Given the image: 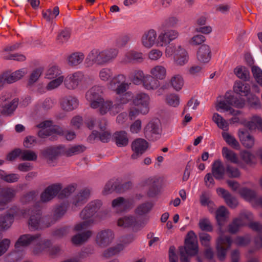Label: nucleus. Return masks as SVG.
I'll return each mask as SVG.
<instances>
[{
  "mask_svg": "<svg viewBox=\"0 0 262 262\" xmlns=\"http://www.w3.org/2000/svg\"><path fill=\"white\" fill-rule=\"evenodd\" d=\"M30 214V216L28 222L29 228L31 230H37L42 219L40 207L35 205L31 209H20L14 206L10 208L7 214L0 216V231L8 229L14 217H26Z\"/></svg>",
  "mask_w": 262,
  "mask_h": 262,
  "instance_id": "f257e3e1",
  "label": "nucleus"
},
{
  "mask_svg": "<svg viewBox=\"0 0 262 262\" xmlns=\"http://www.w3.org/2000/svg\"><path fill=\"white\" fill-rule=\"evenodd\" d=\"M85 147L83 145H75L67 149L63 145L50 146L45 148L41 152L42 156L51 163L56 160L59 156L64 155L71 157L74 155L83 152Z\"/></svg>",
  "mask_w": 262,
  "mask_h": 262,
  "instance_id": "f03ea898",
  "label": "nucleus"
},
{
  "mask_svg": "<svg viewBox=\"0 0 262 262\" xmlns=\"http://www.w3.org/2000/svg\"><path fill=\"white\" fill-rule=\"evenodd\" d=\"M198 252L196 236L194 231H189L186 234L184 245L179 247L180 262H190V257L196 255Z\"/></svg>",
  "mask_w": 262,
  "mask_h": 262,
  "instance_id": "7ed1b4c3",
  "label": "nucleus"
},
{
  "mask_svg": "<svg viewBox=\"0 0 262 262\" xmlns=\"http://www.w3.org/2000/svg\"><path fill=\"white\" fill-rule=\"evenodd\" d=\"M76 188V185L72 184L62 190L61 184H53L48 186L41 193L40 200L42 202H47L57 195L59 199H64L71 195L75 191Z\"/></svg>",
  "mask_w": 262,
  "mask_h": 262,
  "instance_id": "20e7f679",
  "label": "nucleus"
},
{
  "mask_svg": "<svg viewBox=\"0 0 262 262\" xmlns=\"http://www.w3.org/2000/svg\"><path fill=\"white\" fill-rule=\"evenodd\" d=\"M101 206V202L99 200L90 202L80 213V217L84 221L76 225L74 230L79 232L91 226L94 221L93 217L98 211Z\"/></svg>",
  "mask_w": 262,
  "mask_h": 262,
  "instance_id": "39448f33",
  "label": "nucleus"
},
{
  "mask_svg": "<svg viewBox=\"0 0 262 262\" xmlns=\"http://www.w3.org/2000/svg\"><path fill=\"white\" fill-rule=\"evenodd\" d=\"M37 135L41 139L49 138L51 141H57L58 137L60 136H64L69 141L72 140L76 137L74 132L67 130L57 125H54L51 128L46 130H39Z\"/></svg>",
  "mask_w": 262,
  "mask_h": 262,
  "instance_id": "423d86ee",
  "label": "nucleus"
},
{
  "mask_svg": "<svg viewBox=\"0 0 262 262\" xmlns=\"http://www.w3.org/2000/svg\"><path fill=\"white\" fill-rule=\"evenodd\" d=\"M118 53V50L114 48L106 49L101 52L94 49L89 54V56L93 62L98 64H102L115 58Z\"/></svg>",
  "mask_w": 262,
  "mask_h": 262,
  "instance_id": "0eeeda50",
  "label": "nucleus"
},
{
  "mask_svg": "<svg viewBox=\"0 0 262 262\" xmlns=\"http://www.w3.org/2000/svg\"><path fill=\"white\" fill-rule=\"evenodd\" d=\"M245 105V101L244 99H238L233 95L226 93L225 96V100L220 101L216 106L219 108L225 111H230L231 113L234 112L231 106H234L237 108H242Z\"/></svg>",
  "mask_w": 262,
  "mask_h": 262,
  "instance_id": "6e6552de",
  "label": "nucleus"
},
{
  "mask_svg": "<svg viewBox=\"0 0 262 262\" xmlns=\"http://www.w3.org/2000/svg\"><path fill=\"white\" fill-rule=\"evenodd\" d=\"M233 241L230 236H221L218 237L216 244V255L218 259L224 261L228 251L230 249Z\"/></svg>",
  "mask_w": 262,
  "mask_h": 262,
  "instance_id": "1a4fd4ad",
  "label": "nucleus"
},
{
  "mask_svg": "<svg viewBox=\"0 0 262 262\" xmlns=\"http://www.w3.org/2000/svg\"><path fill=\"white\" fill-rule=\"evenodd\" d=\"M132 183L128 181L121 183L118 179L116 180H111L105 185L103 193L108 194L115 191L117 193H122L130 189Z\"/></svg>",
  "mask_w": 262,
  "mask_h": 262,
  "instance_id": "9d476101",
  "label": "nucleus"
},
{
  "mask_svg": "<svg viewBox=\"0 0 262 262\" xmlns=\"http://www.w3.org/2000/svg\"><path fill=\"white\" fill-rule=\"evenodd\" d=\"M149 143L144 139L138 138L133 141L131 149L133 154L131 159L136 160L141 157L149 148Z\"/></svg>",
  "mask_w": 262,
  "mask_h": 262,
  "instance_id": "9b49d317",
  "label": "nucleus"
},
{
  "mask_svg": "<svg viewBox=\"0 0 262 262\" xmlns=\"http://www.w3.org/2000/svg\"><path fill=\"white\" fill-rule=\"evenodd\" d=\"M51 245V242L49 239L39 241L35 244L33 252L35 254H38L49 249V255L52 257L55 256L59 253L60 248L59 246H55L50 248Z\"/></svg>",
  "mask_w": 262,
  "mask_h": 262,
  "instance_id": "f8f14e48",
  "label": "nucleus"
},
{
  "mask_svg": "<svg viewBox=\"0 0 262 262\" xmlns=\"http://www.w3.org/2000/svg\"><path fill=\"white\" fill-rule=\"evenodd\" d=\"M149 96L144 92H139L132 97L133 105L143 110V115L147 114L149 111Z\"/></svg>",
  "mask_w": 262,
  "mask_h": 262,
  "instance_id": "ddd939ff",
  "label": "nucleus"
},
{
  "mask_svg": "<svg viewBox=\"0 0 262 262\" xmlns=\"http://www.w3.org/2000/svg\"><path fill=\"white\" fill-rule=\"evenodd\" d=\"M102 94L101 89L96 85L93 86L86 92L85 97L92 108L95 109L99 107V101L103 98Z\"/></svg>",
  "mask_w": 262,
  "mask_h": 262,
  "instance_id": "4468645a",
  "label": "nucleus"
},
{
  "mask_svg": "<svg viewBox=\"0 0 262 262\" xmlns=\"http://www.w3.org/2000/svg\"><path fill=\"white\" fill-rule=\"evenodd\" d=\"M24 69H19L13 73L10 71L4 72L0 75V87L5 83H12L20 79L25 75Z\"/></svg>",
  "mask_w": 262,
  "mask_h": 262,
  "instance_id": "2eb2a0df",
  "label": "nucleus"
},
{
  "mask_svg": "<svg viewBox=\"0 0 262 262\" xmlns=\"http://www.w3.org/2000/svg\"><path fill=\"white\" fill-rule=\"evenodd\" d=\"M106 126V121L105 120H101L99 123V128L102 131V133L93 130L89 136V139L90 140H95L96 138H98L102 142H108L111 138L112 134L110 131L105 130Z\"/></svg>",
  "mask_w": 262,
  "mask_h": 262,
  "instance_id": "dca6fc26",
  "label": "nucleus"
},
{
  "mask_svg": "<svg viewBox=\"0 0 262 262\" xmlns=\"http://www.w3.org/2000/svg\"><path fill=\"white\" fill-rule=\"evenodd\" d=\"M18 103L17 99L10 101L5 96H2L0 98V106L2 108L1 113L4 115H11L17 107Z\"/></svg>",
  "mask_w": 262,
  "mask_h": 262,
  "instance_id": "f3484780",
  "label": "nucleus"
},
{
  "mask_svg": "<svg viewBox=\"0 0 262 262\" xmlns=\"http://www.w3.org/2000/svg\"><path fill=\"white\" fill-rule=\"evenodd\" d=\"M118 105L114 104L111 100H105L103 98L102 100L99 101V107L97 108H99V112L102 115H105L108 112L116 115L120 112L118 110Z\"/></svg>",
  "mask_w": 262,
  "mask_h": 262,
  "instance_id": "a211bd4d",
  "label": "nucleus"
},
{
  "mask_svg": "<svg viewBox=\"0 0 262 262\" xmlns=\"http://www.w3.org/2000/svg\"><path fill=\"white\" fill-rule=\"evenodd\" d=\"M41 237L40 234H36L32 235L30 234H25L21 235L18 238L15 244L16 249L21 247H26L31 244L35 243Z\"/></svg>",
  "mask_w": 262,
  "mask_h": 262,
  "instance_id": "6ab92c4d",
  "label": "nucleus"
},
{
  "mask_svg": "<svg viewBox=\"0 0 262 262\" xmlns=\"http://www.w3.org/2000/svg\"><path fill=\"white\" fill-rule=\"evenodd\" d=\"M113 232L108 229L101 230L99 232L96 237V244L101 247L108 245L114 237Z\"/></svg>",
  "mask_w": 262,
  "mask_h": 262,
  "instance_id": "aec40b11",
  "label": "nucleus"
},
{
  "mask_svg": "<svg viewBox=\"0 0 262 262\" xmlns=\"http://www.w3.org/2000/svg\"><path fill=\"white\" fill-rule=\"evenodd\" d=\"M196 57L200 63H208L211 58V51L209 46L205 44L202 45L198 49Z\"/></svg>",
  "mask_w": 262,
  "mask_h": 262,
  "instance_id": "412c9836",
  "label": "nucleus"
},
{
  "mask_svg": "<svg viewBox=\"0 0 262 262\" xmlns=\"http://www.w3.org/2000/svg\"><path fill=\"white\" fill-rule=\"evenodd\" d=\"M82 76L80 72H75L68 75L63 80L65 86L69 90L75 89L81 81Z\"/></svg>",
  "mask_w": 262,
  "mask_h": 262,
  "instance_id": "4be33fe9",
  "label": "nucleus"
},
{
  "mask_svg": "<svg viewBox=\"0 0 262 262\" xmlns=\"http://www.w3.org/2000/svg\"><path fill=\"white\" fill-rule=\"evenodd\" d=\"M173 59L174 63L178 66H184L189 60V55L187 51L179 46L178 49L173 51Z\"/></svg>",
  "mask_w": 262,
  "mask_h": 262,
  "instance_id": "5701e85b",
  "label": "nucleus"
},
{
  "mask_svg": "<svg viewBox=\"0 0 262 262\" xmlns=\"http://www.w3.org/2000/svg\"><path fill=\"white\" fill-rule=\"evenodd\" d=\"M211 172L216 180H222L226 173V167L220 160H216L212 164Z\"/></svg>",
  "mask_w": 262,
  "mask_h": 262,
  "instance_id": "b1692460",
  "label": "nucleus"
},
{
  "mask_svg": "<svg viewBox=\"0 0 262 262\" xmlns=\"http://www.w3.org/2000/svg\"><path fill=\"white\" fill-rule=\"evenodd\" d=\"M60 104L63 110L72 111L78 106L79 101L75 97L69 96L62 98Z\"/></svg>",
  "mask_w": 262,
  "mask_h": 262,
  "instance_id": "393cba45",
  "label": "nucleus"
},
{
  "mask_svg": "<svg viewBox=\"0 0 262 262\" xmlns=\"http://www.w3.org/2000/svg\"><path fill=\"white\" fill-rule=\"evenodd\" d=\"M238 137L242 144L245 147L250 148L254 145L255 142L254 138L249 134L247 130H239Z\"/></svg>",
  "mask_w": 262,
  "mask_h": 262,
  "instance_id": "a878e982",
  "label": "nucleus"
},
{
  "mask_svg": "<svg viewBox=\"0 0 262 262\" xmlns=\"http://www.w3.org/2000/svg\"><path fill=\"white\" fill-rule=\"evenodd\" d=\"M217 192L219 195H221L222 198L225 200L227 205L231 208H235L238 205V202L234 196L226 189L223 188L217 189Z\"/></svg>",
  "mask_w": 262,
  "mask_h": 262,
  "instance_id": "bb28decb",
  "label": "nucleus"
},
{
  "mask_svg": "<svg viewBox=\"0 0 262 262\" xmlns=\"http://www.w3.org/2000/svg\"><path fill=\"white\" fill-rule=\"evenodd\" d=\"M90 195V190L87 188L83 189L74 196L73 200V204L76 207L81 206L86 203Z\"/></svg>",
  "mask_w": 262,
  "mask_h": 262,
  "instance_id": "cd10ccee",
  "label": "nucleus"
},
{
  "mask_svg": "<svg viewBox=\"0 0 262 262\" xmlns=\"http://www.w3.org/2000/svg\"><path fill=\"white\" fill-rule=\"evenodd\" d=\"M113 140L118 147H125L128 145L129 142L127 133L124 130L114 133Z\"/></svg>",
  "mask_w": 262,
  "mask_h": 262,
  "instance_id": "c85d7f7f",
  "label": "nucleus"
},
{
  "mask_svg": "<svg viewBox=\"0 0 262 262\" xmlns=\"http://www.w3.org/2000/svg\"><path fill=\"white\" fill-rule=\"evenodd\" d=\"M249 227L253 231H256L260 235L254 239L255 247L257 249L262 248V225L256 222H250Z\"/></svg>",
  "mask_w": 262,
  "mask_h": 262,
  "instance_id": "c756f323",
  "label": "nucleus"
},
{
  "mask_svg": "<svg viewBox=\"0 0 262 262\" xmlns=\"http://www.w3.org/2000/svg\"><path fill=\"white\" fill-rule=\"evenodd\" d=\"M158 179L154 178L147 179L144 182V185H150L147 195L149 198L156 196L159 193V189L157 186Z\"/></svg>",
  "mask_w": 262,
  "mask_h": 262,
  "instance_id": "7c9ffc66",
  "label": "nucleus"
},
{
  "mask_svg": "<svg viewBox=\"0 0 262 262\" xmlns=\"http://www.w3.org/2000/svg\"><path fill=\"white\" fill-rule=\"evenodd\" d=\"M142 84L147 90H154L160 86V81L151 75H146Z\"/></svg>",
  "mask_w": 262,
  "mask_h": 262,
  "instance_id": "2f4dec72",
  "label": "nucleus"
},
{
  "mask_svg": "<svg viewBox=\"0 0 262 262\" xmlns=\"http://www.w3.org/2000/svg\"><path fill=\"white\" fill-rule=\"evenodd\" d=\"M228 214L229 212L225 206H221L217 208L215 211V219L219 226L221 227L224 225Z\"/></svg>",
  "mask_w": 262,
  "mask_h": 262,
  "instance_id": "473e14b6",
  "label": "nucleus"
},
{
  "mask_svg": "<svg viewBox=\"0 0 262 262\" xmlns=\"http://www.w3.org/2000/svg\"><path fill=\"white\" fill-rule=\"evenodd\" d=\"M113 207L120 206V212H124L133 205V201L126 200L123 197H118L113 200L112 203Z\"/></svg>",
  "mask_w": 262,
  "mask_h": 262,
  "instance_id": "72a5a7b5",
  "label": "nucleus"
},
{
  "mask_svg": "<svg viewBox=\"0 0 262 262\" xmlns=\"http://www.w3.org/2000/svg\"><path fill=\"white\" fill-rule=\"evenodd\" d=\"M234 91L241 96H246L250 92V86L249 84L241 81H236L233 87Z\"/></svg>",
  "mask_w": 262,
  "mask_h": 262,
  "instance_id": "f704fd0d",
  "label": "nucleus"
},
{
  "mask_svg": "<svg viewBox=\"0 0 262 262\" xmlns=\"http://www.w3.org/2000/svg\"><path fill=\"white\" fill-rule=\"evenodd\" d=\"M159 127L154 122H149L144 128V133L145 137L149 140H154V135L159 134Z\"/></svg>",
  "mask_w": 262,
  "mask_h": 262,
  "instance_id": "c9c22d12",
  "label": "nucleus"
},
{
  "mask_svg": "<svg viewBox=\"0 0 262 262\" xmlns=\"http://www.w3.org/2000/svg\"><path fill=\"white\" fill-rule=\"evenodd\" d=\"M92 234L90 230L84 231L81 233L74 235L72 238V242L74 245H80L86 242Z\"/></svg>",
  "mask_w": 262,
  "mask_h": 262,
  "instance_id": "e433bc0d",
  "label": "nucleus"
},
{
  "mask_svg": "<svg viewBox=\"0 0 262 262\" xmlns=\"http://www.w3.org/2000/svg\"><path fill=\"white\" fill-rule=\"evenodd\" d=\"M150 75L158 81L164 80L166 76V69L162 66L157 65L152 68L150 71Z\"/></svg>",
  "mask_w": 262,
  "mask_h": 262,
  "instance_id": "4c0bfd02",
  "label": "nucleus"
},
{
  "mask_svg": "<svg viewBox=\"0 0 262 262\" xmlns=\"http://www.w3.org/2000/svg\"><path fill=\"white\" fill-rule=\"evenodd\" d=\"M222 152L223 157L228 161L234 164H238V157L235 152L227 147H223Z\"/></svg>",
  "mask_w": 262,
  "mask_h": 262,
  "instance_id": "58836bf2",
  "label": "nucleus"
},
{
  "mask_svg": "<svg viewBox=\"0 0 262 262\" xmlns=\"http://www.w3.org/2000/svg\"><path fill=\"white\" fill-rule=\"evenodd\" d=\"M245 226V224L241 218L235 217L232 220L231 223L229 225L228 230L231 234H235L241 227Z\"/></svg>",
  "mask_w": 262,
  "mask_h": 262,
  "instance_id": "ea45409f",
  "label": "nucleus"
},
{
  "mask_svg": "<svg viewBox=\"0 0 262 262\" xmlns=\"http://www.w3.org/2000/svg\"><path fill=\"white\" fill-rule=\"evenodd\" d=\"M178 34H160L157 43L159 46H165L178 37Z\"/></svg>",
  "mask_w": 262,
  "mask_h": 262,
  "instance_id": "a19ab883",
  "label": "nucleus"
},
{
  "mask_svg": "<svg viewBox=\"0 0 262 262\" xmlns=\"http://www.w3.org/2000/svg\"><path fill=\"white\" fill-rule=\"evenodd\" d=\"M84 55L80 52H74L68 57V64L71 66H76L82 62Z\"/></svg>",
  "mask_w": 262,
  "mask_h": 262,
  "instance_id": "79ce46f5",
  "label": "nucleus"
},
{
  "mask_svg": "<svg viewBox=\"0 0 262 262\" xmlns=\"http://www.w3.org/2000/svg\"><path fill=\"white\" fill-rule=\"evenodd\" d=\"M15 190L9 187L0 188V198L4 201L10 202L15 196Z\"/></svg>",
  "mask_w": 262,
  "mask_h": 262,
  "instance_id": "37998d69",
  "label": "nucleus"
},
{
  "mask_svg": "<svg viewBox=\"0 0 262 262\" xmlns=\"http://www.w3.org/2000/svg\"><path fill=\"white\" fill-rule=\"evenodd\" d=\"M245 125L250 130L257 128L262 131V118L257 116H254L250 121L246 122Z\"/></svg>",
  "mask_w": 262,
  "mask_h": 262,
  "instance_id": "c03bdc74",
  "label": "nucleus"
},
{
  "mask_svg": "<svg viewBox=\"0 0 262 262\" xmlns=\"http://www.w3.org/2000/svg\"><path fill=\"white\" fill-rule=\"evenodd\" d=\"M171 86L177 91H179L184 85V79L180 74L172 76L169 80Z\"/></svg>",
  "mask_w": 262,
  "mask_h": 262,
  "instance_id": "a18cd8bd",
  "label": "nucleus"
},
{
  "mask_svg": "<svg viewBox=\"0 0 262 262\" xmlns=\"http://www.w3.org/2000/svg\"><path fill=\"white\" fill-rule=\"evenodd\" d=\"M137 222L135 217L133 216H124L118 220L117 225L119 226H124L125 227H134L136 225Z\"/></svg>",
  "mask_w": 262,
  "mask_h": 262,
  "instance_id": "49530a36",
  "label": "nucleus"
},
{
  "mask_svg": "<svg viewBox=\"0 0 262 262\" xmlns=\"http://www.w3.org/2000/svg\"><path fill=\"white\" fill-rule=\"evenodd\" d=\"M212 120L216 124L217 126L224 130H228V124L226 121L218 113H214Z\"/></svg>",
  "mask_w": 262,
  "mask_h": 262,
  "instance_id": "de8ad7c7",
  "label": "nucleus"
},
{
  "mask_svg": "<svg viewBox=\"0 0 262 262\" xmlns=\"http://www.w3.org/2000/svg\"><path fill=\"white\" fill-rule=\"evenodd\" d=\"M222 135L223 139L229 145L235 149L239 148V144L233 136L225 132L222 133Z\"/></svg>",
  "mask_w": 262,
  "mask_h": 262,
  "instance_id": "09e8293b",
  "label": "nucleus"
},
{
  "mask_svg": "<svg viewBox=\"0 0 262 262\" xmlns=\"http://www.w3.org/2000/svg\"><path fill=\"white\" fill-rule=\"evenodd\" d=\"M126 58L128 62H139L143 61V54L135 51H130L126 53Z\"/></svg>",
  "mask_w": 262,
  "mask_h": 262,
  "instance_id": "8fccbe9b",
  "label": "nucleus"
},
{
  "mask_svg": "<svg viewBox=\"0 0 262 262\" xmlns=\"http://www.w3.org/2000/svg\"><path fill=\"white\" fill-rule=\"evenodd\" d=\"M59 13V8L55 7L53 9H49L46 11L43 12L42 15L43 18L48 21H52L55 19Z\"/></svg>",
  "mask_w": 262,
  "mask_h": 262,
  "instance_id": "3c124183",
  "label": "nucleus"
},
{
  "mask_svg": "<svg viewBox=\"0 0 262 262\" xmlns=\"http://www.w3.org/2000/svg\"><path fill=\"white\" fill-rule=\"evenodd\" d=\"M247 97V101L250 107L254 108H259L261 106L260 100L255 94L249 93Z\"/></svg>",
  "mask_w": 262,
  "mask_h": 262,
  "instance_id": "603ef678",
  "label": "nucleus"
},
{
  "mask_svg": "<svg viewBox=\"0 0 262 262\" xmlns=\"http://www.w3.org/2000/svg\"><path fill=\"white\" fill-rule=\"evenodd\" d=\"M157 34H144L142 37V42L144 46L147 48L152 47L157 37Z\"/></svg>",
  "mask_w": 262,
  "mask_h": 262,
  "instance_id": "864d4df0",
  "label": "nucleus"
},
{
  "mask_svg": "<svg viewBox=\"0 0 262 262\" xmlns=\"http://www.w3.org/2000/svg\"><path fill=\"white\" fill-rule=\"evenodd\" d=\"M152 207L151 202H146L139 205L136 209L135 212L139 215H143L149 212Z\"/></svg>",
  "mask_w": 262,
  "mask_h": 262,
  "instance_id": "5fc2aeb1",
  "label": "nucleus"
},
{
  "mask_svg": "<svg viewBox=\"0 0 262 262\" xmlns=\"http://www.w3.org/2000/svg\"><path fill=\"white\" fill-rule=\"evenodd\" d=\"M61 74V71L60 68L58 66H53L48 70L46 76L47 78L52 79L62 76Z\"/></svg>",
  "mask_w": 262,
  "mask_h": 262,
  "instance_id": "6e6d98bb",
  "label": "nucleus"
},
{
  "mask_svg": "<svg viewBox=\"0 0 262 262\" xmlns=\"http://www.w3.org/2000/svg\"><path fill=\"white\" fill-rule=\"evenodd\" d=\"M145 76L142 70H136L134 71L133 75L132 77V82L136 85L142 84Z\"/></svg>",
  "mask_w": 262,
  "mask_h": 262,
  "instance_id": "4d7b16f0",
  "label": "nucleus"
},
{
  "mask_svg": "<svg viewBox=\"0 0 262 262\" xmlns=\"http://www.w3.org/2000/svg\"><path fill=\"white\" fill-rule=\"evenodd\" d=\"M234 72L237 77L247 81L249 78V73L245 67L242 66L237 67L234 70Z\"/></svg>",
  "mask_w": 262,
  "mask_h": 262,
  "instance_id": "13d9d810",
  "label": "nucleus"
},
{
  "mask_svg": "<svg viewBox=\"0 0 262 262\" xmlns=\"http://www.w3.org/2000/svg\"><path fill=\"white\" fill-rule=\"evenodd\" d=\"M242 160L247 164L251 165L255 163V157L250 151L243 150L241 152Z\"/></svg>",
  "mask_w": 262,
  "mask_h": 262,
  "instance_id": "bf43d9fd",
  "label": "nucleus"
},
{
  "mask_svg": "<svg viewBox=\"0 0 262 262\" xmlns=\"http://www.w3.org/2000/svg\"><path fill=\"white\" fill-rule=\"evenodd\" d=\"M200 229L205 232H211L213 230V227L209 220L206 218L202 219L199 223Z\"/></svg>",
  "mask_w": 262,
  "mask_h": 262,
  "instance_id": "052dcab7",
  "label": "nucleus"
},
{
  "mask_svg": "<svg viewBox=\"0 0 262 262\" xmlns=\"http://www.w3.org/2000/svg\"><path fill=\"white\" fill-rule=\"evenodd\" d=\"M225 174H226L229 178H237L240 177L241 173L238 168L227 164L226 166Z\"/></svg>",
  "mask_w": 262,
  "mask_h": 262,
  "instance_id": "680f3d73",
  "label": "nucleus"
},
{
  "mask_svg": "<svg viewBox=\"0 0 262 262\" xmlns=\"http://www.w3.org/2000/svg\"><path fill=\"white\" fill-rule=\"evenodd\" d=\"M37 156L36 153L29 150H21V159L24 161H36Z\"/></svg>",
  "mask_w": 262,
  "mask_h": 262,
  "instance_id": "e2e57ef3",
  "label": "nucleus"
},
{
  "mask_svg": "<svg viewBox=\"0 0 262 262\" xmlns=\"http://www.w3.org/2000/svg\"><path fill=\"white\" fill-rule=\"evenodd\" d=\"M251 71L256 82L262 87V70L258 67L254 66Z\"/></svg>",
  "mask_w": 262,
  "mask_h": 262,
  "instance_id": "0e129e2a",
  "label": "nucleus"
},
{
  "mask_svg": "<svg viewBox=\"0 0 262 262\" xmlns=\"http://www.w3.org/2000/svg\"><path fill=\"white\" fill-rule=\"evenodd\" d=\"M43 72L42 68H37L34 69L30 74L28 80V84L31 85L37 81Z\"/></svg>",
  "mask_w": 262,
  "mask_h": 262,
  "instance_id": "69168bd1",
  "label": "nucleus"
},
{
  "mask_svg": "<svg viewBox=\"0 0 262 262\" xmlns=\"http://www.w3.org/2000/svg\"><path fill=\"white\" fill-rule=\"evenodd\" d=\"M122 249L121 245L110 248L104 251L103 252V256L106 258H109L119 253Z\"/></svg>",
  "mask_w": 262,
  "mask_h": 262,
  "instance_id": "338daca9",
  "label": "nucleus"
},
{
  "mask_svg": "<svg viewBox=\"0 0 262 262\" xmlns=\"http://www.w3.org/2000/svg\"><path fill=\"white\" fill-rule=\"evenodd\" d=\"M52 79V80L49 82L47 85L46 88L48 90H52L59 86L63 81L64 77L59 76Z\"/></svg>",
  "mask_w": 262,
  "mask_h": 262,
  "instance_id": "774afa93",
  "label": "nucleus"
}]
</instances>
